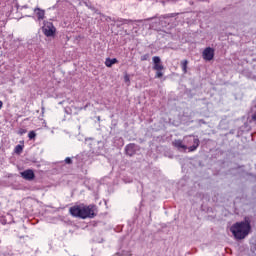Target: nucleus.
<instances>
[{
	"mask_svg": "<svg viewBox=\"0 0 256 256\" xmlns=\"http://www.w3.org/2000/svg\"><path fill=\"white\" fill-rule=\"evenodd\" d=\"M69 213L72 217L78 219H95L97 217V206L90 204H77L69 208Z\"/></svg>",
	"mask_w": 256,
	"mask_h": 256,
	"instance_id": "1",
	"label": "nucleus"
},
{
	"mask_svg": "<svg viewBox=\"0 0 256 256\" xmlns=\"http://www.w3.org/2000/svg\"><path fill=\"white\" fill-rule=\"evenodd\" d=\"M230 231L237 241H241L251 233V221L245 219L244 221L236 222L230 227Z\"/></svg>",
	"mask_w": 256,
	"mask_h": 256,
	"instance_id": "2",
	"label": "nucleus"
},
{
	"mask_svg": "<svg viewBox=\"0 0 256 256\" xmlns=\"http://www.w3.org/2000/svg\"><path fill=\"white\" fill-rule=\"evenodd\" d=\"M152 61L154 63L153 65V69L154 71H156V79H161V77H163V69H165V66H163V63H161V58L159 56H154L152 58Z\"/></svg>",
	"mask_w": 256,
	"mask_h": 256,
	"instance_id": "3",
	"label": "nucleus"
},
{
	"mask_svg": "<svg viewBox=\"0 0 256 256\" xmlns=\"http://www.w3.org/2000/svg\"><path fill=\"white\" fill-rule=\"evenodd\" d=\"M184 142L186 145H191V143H193L192 146H189L187 149L189 151V153H192L193 151H197V148L200 145V141L199 138L194 137L193 135L190 136H185L184 137Z\"/></svg>",
	"mask_w": 256,
	"mask_h": 256,
	"instance_id": "4",
	"label": "nucleus"
},
{
	"mask_svg": "<svg viewBox=\"0 0 256 256\" xmlns=\"http://www.w3.org/2000/svg\"><path fill=\"white\" fill-rule=\"evenodd\" d=\"M42 31L46 37H53V35H55V32L57 31V29L55 28L53 23L47 22L44 24Z\"/></svg>",
	"mask_w": 256,
	"mask_h": 256,
	"instance_id": "5",
	"label": "nucleus"
},
{
	"mask_svg": "<svg viewBox=\"0 0 256 256\" xmlns=\"http://www.w3.org/2000/svg\"><path fill=\"white\" fill-rule=\"evenodd\" d=\"M202 55L205 61H212L213 57H215V50L211 47H207L204 49Z\"/></svg>",
	"mask_w": 256,
	"mask_h": 256,
	"instance_id": "6",
	"label": "nucleus"
},
{
	"mask_svg": "<svg viewBox=\"0 0 256 256\" xmlns=\"http://www.w3.org/2000/svg\"><path fill=\"white\" fill-rule=\"evenodd\" d=\"M20 175L26 181H33V179H35V172H33V170H31V169L21 172Z\"/></svg>",
	"mask_w": 256,
	"mask_h": 256,
	"instance_id": "7",
	"label": "nucleus"
},
{
	"mask_svg": "<svg viewBox=\"0 0 256 256\" xmlns=\"http://www.w3.org/2000/svg\"><path fill=\"white\" fill-rule=\"evenodd\" d=\"M173 147H176L178 151H187V145L183 144V140L176 139L172 142Z\"/></svg>",
	"mask_w": 256,
	"mask_h": 256,
	"instance_id": "8",
	"label": "nucleus"
},
{
	"mask_svg": "<svg viewBox=\"0 0 256 256\" xmlns=\"http://www.w3.org/2000/svg\"><path fill=\"white\" fill-rule=\"evenodd\" d=\"M34 15L37 17L38 21H43V19H45V10L36 7L34 9Z\"/></svg>",
	"mask_w": 256,
	"mask_h": 256,
	"instance_id": "9",
	"label": "nucleus"
},
{
	"mask_svg": "<svg viewBox=\"0 0 256 256\" xmlns=\"http://www.w3.org/2000/svg\"><path fill=\"white\" fill-rule=\"evenodd\" d=\"M125 151L126 155H128L129 157H133V155H135V144L127 145Z\"/></svg>",
	"mask_w": 256,
	"mask_h": 256,
	"instance_id": "10",
	"label": "nucleus"
},
{
	"mask_svg": "<svg viewBox=\"0 0 256 256\" xmlns=\"http://www.w3.org/2000/svg\"><path fill=\"white\" fill-rule=\"evenodd\" d=\"M115 63H119V60H117V58H107L105 61V65L106 67H113V65H115Z\"/></svg>",
	"mask_w": 256,
	"mask_h": 256,
	"instance_id": "11",
	"label": "nucleus"
},
{
	"mask_svg": "<svg viewBox=\"0 0 256 256\" xmlns=\"http://www.w3.org/2000/svg\"><path fill=\"white\" fill-rule=\"evenodd\" d=\"M114 256H133L130 250H123L121 253H116Z\"/></svg>",
	"mask_w": 256,
	"mask_h": 256,
	"instance_id": "12",
	"label": "nucleus"
},
{
	"mask_svg": "<svg viewBox=\"0 0 256 256\" xmlns=\"http://www.w3.org/2000/svg\"><path fill=\"white\" fill-rule=\"evenodd\" d=\"M187 65H189V61L183 60V61L181 62V67H182L183 73H187Z\"/></svg>",
	"mask_w": 256,
	"mask_h": 256,
	"instance_id": "13",
	"label": "nucleus"
},
{
	"mask_svg": "<svg viewBox=\"0 0 256 256\" xmlns=\"http://www.w3.org/2000/svg\"><path fill=\"white\" fill-rule=\"evenodd\" d=\"M179 13H170V14H165L162 16L163 19H170L171 17H177Z\"/></svg>",
	"mask_w": 256,
	"mask_h": 256,
	"instance_id": "14",
	"label": "nucleus"
},
{
	"mask_svg": "<svg viewBox=\"0 0 256 256\" xmlns=\"http://www.w3.org/2000/svg\"><path fill=\"white\" fill-rule=\"evenodd\" d=\"M15 153H17L18 155H20V153H23V146L21 145H17L14 149Z\"/></svg>",
	"mask_w": 256,
	"mask_h": 256,
	"instance_id": "15",
	"label": "nucleus"
},
{
	"mask_svg": "<svg viewBox=\"0 0 256 256\" xmlns=\"http://www.w3.org/2000/svg\"><path fill=\"white\" fill-rule=\"evenodd\" d=\"M29 139H35L37 137V134L35 131H30L28 134Z\"/></svg>",
	"mask_w": 256,
	"mask_h": 256,
	"instance_id": "16",
	"label": "nucleus"
},
{
	"mask_svg": "<svg viewBox=\"0 0 256 256\" xmlns=\"http://www.w3.org/2000/svg\"><path fill=\"white\" fill-rule=\"evenodd\" d=\"M65 163H66L67 165H72V164H73V160H71L70 157H67V158L65 159Z\"/></svg>",
	"mask_w": 256,
	"mask_h": 256,
	"instance_id": "17",
	"label": "nucleus"
},
{
	"mask_svg": "<svg viewBox=\"0 0 256 256\" xmlns=\"http://www.w3.org/2000/svg\"><path fill=\"white\" fill-rule=\"evenodd\" d=\"M131 22H132V20H127V19H123V20L120 21V23H123V25H127Z\"/></svg>",
	"mask_w": 256,
	"mask_h": 256,
	"instance_id": "18",
	"label": "nucleus"
},
{
	"mask_svg": "<svg viewBox=\"0 0 256 256\" xmlns=\"http://www.w3.org/2000/svg\"><path fill=\"white\" fill-rule=\"evenodd\" d=\"M149 59V55L145 54L144 56L141 57V61H147Z\"/></svg>",
	"mask_w": 256,
	"mask_h": 256,
	"instance_id": "19",
	"label": "nucleus"
},
{
	"mask_svg": "<svg viewBox=\"0 0 256 256\" xmlns=\"http://www.w3.org/2000/svg\"><path fill=\"white\" fill-rule=\"evenodd\" d=\"M124 81L129 82V77L127 75L124 77Z\"/></svg>",
	"mask_w": 256,
	"mask_h": 256,
	"instance_id": "20",
	"label": "nucleus"
},
{
	"mask_svg": "<svg viewBox=\"0 0 256 256\" xmlns=\"http://www.w3.org/2000/svg\"><path fill=\"white\" fill-rule=\"evenodd\" d=\"M3 107V101H0V109Z\"/></svg>",
	"mask_w": 256,
	"mask_h": 256,
	"instance_id": "21",
	"label": "nucleus"
},
{
	"mask_svg": "<svg viewBox=\"0 0 256 256\" xmlns=\"http://www.w3.org/2000/svg\"><path fill=\"white\" fill-rule=\"evenodd\" d=\"M137 22H138V23H142V22H143V20H137Z\"/></svg>",
	"mask_w": 256,
	"mask_h": 256,
	"instance_id": "22",
	"label": "nucleus"
}]
</instances>
